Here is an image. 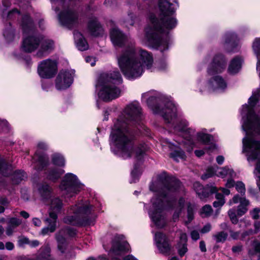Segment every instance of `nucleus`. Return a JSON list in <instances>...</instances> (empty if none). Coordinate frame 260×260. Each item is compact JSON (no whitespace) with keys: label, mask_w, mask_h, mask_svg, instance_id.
I'll use <instances>...</instances> for the list:
<instances>
[{"label":"nucleus","mask_w":260,"mask_h":260,"mask_svg":"<svg viewBox=\"0 0 260 260\" xmlns=\"http://www.w3.org/2000/svg\"><path fill=\"white\" fill-rule=\"evenodd\" d=\"M160 20L154 14H150L149 22L145 27V39L153 47L163 51L168 48V41L164 38L169 31L177 25L176 19L172 16L175 11L169 0H159Z\"/></svg>","instance_id":"1"},{"label":"nucleus","mask_w":260,"mask_h":260,"mask_svg":"<svg viewBox=\"0 0 260 260\" xmlns=\"http://www.w3.org/2000/svg\"><path fill=\"white\" fill-rule=\"evenodd\" d=\"M181 187L180 182L175 178L160 179L150 185V190L157 192L156 197L151 200V206L149 215L154 224L158 228L164 227L166 223L165 209L172 207V201L169 198L178 191Z\"/></svg>","instance_id":"2"},{"label":"nucleus","mask_w":260,"mask_h":260,"mask_svg":"<svg viewBox=\"0 0 260 260\" xmlns=\"http://www.w3.org/2000/svg\"><path fill=\"white\" fill-rule=\"evenodd\" d=\"M153 58L147 51L133 47L126 49L118 57V63L123 74L128 79L140 77L144 72V66L150 69Z\"/></svg>","instance_id":"3"},{"label":"nucleus","mask_w":260,"mask_h":260,"mask_svg":"<svg viewBox=\"0 0 260 260\" xmlns=\"http://www.w3.org/2000/svg\"><path fill=\"white\" fill-rule=\"evenodd\" d=\"M111 139L121 152L124 159L132 156L141 159L145 154L144 145L134 146L131 142L132 137L127 129V124L122 118L118 119L114 124L111 134Z\"/></svg>","instance_id":"4"},{"label":"nucleus","mask_w":260,"mask_h":260,"mask_svg":"<svg viewBox=\"0 0 260 260\" xmlns=\"http://www.w3.org/2000/svg\"><path fill=\"white\" fill-rule=\"evenodd\" d=\"M122 82V77L118 71L101 75L98 85L101 87L99 92V97L105 101L117 98L119 96L121 91L116 85Z\"/></svg>","instance_id":"5"},{"label":"nucleus","mask_w":260,"mask_h":260,"mask_svg":"<svg viewBox=\"0 0 260 260\" xmlns=\"http://www.w3.org/2000/svg\"><path fill=\"white\" fill-rule=\"evenodd\" d=\"M226 61L221 55H216L208 69V74L213 76L209 84L213 90H223L226 87L223 79L216 74L222 72L225 68Z\"/></svg>","instance_id":"6"},{"label":"nucleus","mask_w":260,"mask_h":260,"mask_svg":"<svg viewBox=\"0 0 260 260\" xmlns=\"http://www.w3.org/2000/svg\"><path fill=\"white\" fill-rule=\"evenodd\" d=\"M91 206L88 202H80L70 209V213L74 215L63 219L66 223L74 225L90 224L87 217L91 213Z\"/></svg>","instance_id":"7"},{"label":"nucleus","mask_w":260,"mask_h":260,"mask_svg":"<svg viewBox=\"0 0 260 260\" xmlns=\"http://www.w3.org/2000/svg\"><path fill=\"white\" fill-rule=\"evenodd\" d=\"M150 94L149 92L145 93L143 94V98L148 99L147 104L154 113L160 114L168 122H170L173 118L176 117L177 109L172 102H168L165 109L160 110L158 107L153 105L157 101L156 97L150 96Z\"/></svg>","instance_id":"8"},{"label":"nucleus","mask_w":260,"mask_h":260,"mask_svg":"<svg viewBox=\"0 0 260 260\" xmlns=\"http://www.w3.org/2000/svg\"><path fill=\"white\" fill-rule=\"evenodd\" d=\"M82 188V185L78 180L77 177L72 173L66 175L61 183L60 188L64 191L67 197H71L77 194Z\"/></svg>","instance_id":"9"},{"label":"nucleus","mask_w":260,"mask_h":260,"mask_svg":"<svg viewBox=\"0 0 260 260\" xmlns=\"http://www.w3.org/2000/svg\"><path fill=\"white\" fill-rule=\"evenodd\" d=\"M57 71V62L50 59L41 61L38 67V74L43 78L53 77L56 74Z\"/></svg>","instance_id":"10"},{"label":"nucleus","mask_w":260,"mask_h":260,"mask_svg":"<svg viewBox=\"0 0 260 260\" xmlns=\"http://www.w3.org/2000/svg\"><path fill=\"white\" fill-rule=\"evenodd\" d=\"M46 203L50 205L49 217L52 219V222L50 223V231L54 232L56 228L57 214L60 212L63 204L58 198H51L49 202H46Z\"/></svg>","instance_id":"11"},{"label":"nucleus","mask_w":260,"mask_h":260,"mask_svg":"<svg viewBox=\"0 0 260 260\" xmlns=\"http://www.w3.org/2000/svg\"><path fill=\"white\" fill-rule=\"evenodd\" d=\"M73 80V72L67 70L61 71L56 79V87L58 90L66 89L71 85Z\"/></svg>","instance_id":"12"},{"label":"nucleus","mask_w":260,"mask_h":260,"mask_svg":"<svg viewBox=\"0 0 260 260\" xmlns=\"http://www.w3.org/2000/svg\"><path fill=\"white\" fill-rule=\"evenodd\" d=\"M60 23L67 27L71 28L78 22L76 13L71 10L67 9L61 12L58 16Z\"/></svg>","instance_id":"13"},{"label":"nucleus","mask_w":260,"mask_h":260,"mask_svg":"<svg viewBox=\"0 0 260 260\" xmlns=\"http://www.w3.org/2000/svg\"><path fill=\"white\" fill-rule=\"evenodd\" d=\"M154 241L160 253L168 254L171 245L167 236L162 233L157 232L155 234Z\"/></svg>","instance_id":"14"},{"label":"nucleus","mask_w":260,"mask_h":260,"mask_svg":"<svg viewBox=\"0 0 260 260\" xmlns=\"http://www.w3.org/2000/svg\"><path fill=\"white\" fill-rule=\"evenodd\" d=\"M41 37L29 36L23 39L21 49L25 52L30 53L36 50L40 46Z\"/></svg>","instance_id":"15"},{"label":"nucleus","mask_w":260,"mask_h":260,"mask_svg":"<svg viewBox=\"0 0 260 260\" xmlns=\"http://www.w3.org/2000/svg\"><path fill=\"white\" fill-rule=\"evenodd\" d=\"M188 122L185 121H182L180 125H178L176 127V130L183 132L184 133V137H185V141L184 142V145H188L187 150L191 151L193 149V143L192 141V136L194 133V131L187 127Z\"/></svg>","instance_id":"16"},{"label":"nucleus","mask_w":260,"mask_h":260,"mask_svg":"<svg viewBox=\"0 0 260 260\" xmlns=\"http://www.w3.org/2000/svg\"><path fill=\"white\" fill-rule=\"evenodd\" d=\"M40 48L36 53V56L42 58L48 55L54 49V43L52 40L41 37Z\"/></svg>","instance_id":"17"},{"label":"nucleus","mask_w":260,"mask_h":260,"mask_svg":"<svg viewBox=\"0 0 260 260\" xmlns=\"http://www.w3.org/2000/svg\"><path fill=\"white\" fill-rule=\"evenodd\" d=\"M124 113L129 120L138 121L141 117V108L139 104L132 103L125 108Z\"/></svg>","instance_id":"18"},{"label":"nucleus","mask_w":260,"mask_h":260,"mask_svg":"<svg viewBox=\"0 0 260 260\" xmlns=\"http://www.w3.org/2000/svg\"><path fill=\"white\" fill-rule=\"evenodd\" d=\"M122 236H116L113 241L111 251L115 254L127 251L129 249V245L125 241L122 240Z\"/></svg>","instance_id":"19"},{"label":"nucleus","mask_w":260,"mask_h":260,"mask_svg":"<svg viewBox=\"0 0 260 260\" xmlns=\"http://www.w3.org/2000/svg\"><path fill=\"white\" fill-rule=\"evenodd\" d=\"M193 188L201 200H204L209 196V193L207 190H209L211 193L216 192L218 190L215 186H207L206 188H203V186L199 182H195L193 184Z\"/></svg>","instance_id":"20"},{"label":"nucleus","mask_w":260,"mask_h":260,"mask_svg":"<svg viewBox=\"0 0 260 260\" xmlns=\"http://www.w3.org/2000/svg\"><path fill=\"white\" fill-rule=\"evenodd\" d=\"M110 37L114 45L118 46H121L127 40V37L116 27L111 30Z\"/></svg>","instance_id":"21"},{"label":"nucleus","mask_w":260,"mask_h":260,"mask_svg":"<svg viewBox=\"0 0 260 260\" xmlns=\"http://www.w3.org/2000/svg\"><path fill=\"white\" fill-rule=\"evenodd\" d=\"M38 190L43 202H49L52 196V188L46 183H41L39 184Z\"/></svg>","instance_id":"22"},{"label":"nucleus","mask_w":260,"mask_h":260,"mask_svg":"<svg viewBox=\"0 0 260 260\" xmlns=\"http://www.w3.org/2000/svg\"><path fill=\"white\" fill-rule=\"evenodd\" d=\"M74 36L76 46L79 50L84 51L88 49V44L87 41L80 32L75 31Z\"/></svg>","instance_id":"23"},{"label":"nucleus","mask_w":260,"mask_h":260,"mask_svg":"<svg viewBox=\"0 0 260 260\" xmlns=\"http://www.w3.org/2000/svg\"><path fill=\"white\" fill-rule=\"evenodd\" d=\"M88 28L91 34L94 36H98L103 32V28L96 19L89 21Z\"/></svg>","instance_id":"24"},{"label":"nucleus","mask_w":260,"mask_h":260,"mask_svg":"<svg viewBox=\"0 0 260 260\" xmlns=\"http://www.w3.org/2000/svg\"><path fill=\"white\" fill-rule=\"evenodd\" d=\"M34 160L36 164V167H37L38 170L43 169L48 163V159L46 156L39 150H37L33 157Z\"/></svg>","instance_id":"25"},{"label":"nucleus","mask_w":260,"mask_h":260,"mask_svg":"<svg viewBox=\"0 0 260 260\" xmlns=\"http://www.w3.org/2000/svg\"><path fill=\"white\" fill-rule=\"evenodd\" d=\"M22 223L21 219L17 218H11L8 222V226L6 228V233L8 236L13 235L15 229Z\"/></svg>","instance_id":"26"},{"label":"nucleus","mask_w":260,"mask_h":260,"mask_svg":"<svg viewBox=\"0 0 260 260\" xmlns=\"http://www.w3.org/2000/svg\"><path fill=\"white\" fill-rule=\"evenodd\" d=\"M242 62V59L239 57L233 58L229 64L228 72L231 74L238 73L241 68Z\"/></svg>","instance_id":"27"},{"label":"nucleus","mask_w":260,"mask_h":260,"mask_svg":"<svg viewBox=\"0 0 260 260\" xmlns=\"http://www.w3.org/2000/svg\"><path fill=\"white\" fill-rule=\"evenodd\" d=\"M21 25L25 32L32 30L33 23L29 16L25 15L23 17Z\"/></svg>","instance_id":"28"},{"label":"nucleus","mask_w":260,"mask_h":260,"mask_svg":"<svg viewBox=\"0 0 260 260\" xmlns=\"http://www.w3.org/2000/svg\"><path fill=\"white\" fill-rule=\"evenodd\" d=\"M249 205V201L246 199H242L241 204L238 206L237 209V214L239 216H241L246 213L248 210L247 208Z\"/></svg>","instance_id":"29"},{"label":"nucleus","mask_w":260,"mask_h":260,"mask_svg":"<svg viewBox=\"0 0 260 260\" xmlns=\"http://www.w3.org/2000/svg\"><path fill=\"white\" fill-rule=\"evenodd\" d=\"M235 175L234 171L232 169H230L228 167H224L220 168L217 172V175L223 178L226 176L229 175L231 177H233Z\"/></svg>","instance_id":"30"},{"label":"nucleus","mask_w":260,"mask_h":260,"mask_svg":"<svg viewBox=\"0 0 260 260\" xmlns=\"http://www.w3.org/2000/svg\"><path fill=\"white\" fill-rule=\"evenodd\" d=\"M185 202V200L183 199H180L179 201V206L175 209V211L173 215V220L174 222H176L178 220L179 215L183 208V205Z\"/></svg>","instance_id":"31"},{"label":"nucleus","mask_w":260,"mask_h":260,"mask_svg":"<svg viewBox=\"0 0 260 260\" xmlns=\"http://www.w3.org/2000/svg\"><path fill=\"white\" fill-rule=\"evenodd\" d=\"M218 190L215 192V198L216 201H214L213 203V205L215 208L222 207L225 203V200L223 194L218 193Z\"/></svg>","instance_id":"32"},{"label":"nucleus","mask_w":260,"mask_h":260,"mask_svg":"<svg viewBox=\"0 0 260 260\" xmlns=\"http://www.w3.org/2000/svg\"><path fill=\"white\" fill-rule=\"evenodd\" d=\"M26 177V174L23 171L20 170L16 171L13 175V181L15 183H18L20 181L24 179Z\"/></svg>","instance_id":"33"},{"label":"nucleus","mask_w":260,"mask_h":260,"mask_svg":"<svg viewBox=\"0 0 260 260\" xmlns=\"http://www.w3.org/2000/svg\"><path fill=\"white\" fill-rule=\"evenodd\" d=\"M213 211L211 206L209 205H206L201 210L200 215L203 217H208L211 215Z\"/></svg>","instance_id":"34"},{"label":"nucleus","mask_w":260,"mask_h":260,"mask_svg":"<svg viewBox=\"0 0 260 260\" xmlns=\"http://www.w3.org/2000/svg\"><path fill=\"white\" fill-rule=\"evenodd\" d=\"M53 162L57 166H63L64 165L63 157L59 154H54L52 157Z\"/></svg>","instance_id":"35"},{"label":"nucleus","mask_w":260,"mask_h":260,"mask_svg":"<svg viewBox=\"0 0 260 260\" xmlns=\"http://www.w3.org/2000/svg\"><path fill=\"white\" fill-rule=\"evenodd\" d=\"M63 173V171L62 169H59V170H53L51 171L48 177L49 179L52 180H54L58 178H59L60 176Z\"/></svg>","instance_id":"36"},{"label":"nucleus","mask_w":260,"mask_h":260,"mask_svg":"<svg viewBox=\"0 0 260 260\" xmlns=\"http://www.w3.org/2000/svg\"><path fill=\"white\" fill-rule=\"evenodd\" d=\"M213 237L216 242H222L227 238L228 234L223 232H220L213 235Z\"/></svg>","instance_id":"37"},{"label":"nucleus","mask_w":260,"mask_h":260,"mask_svg":"<svg viewBox=\"0 0 260 260\" xmlns=\"http://www.w3.org/2000/svg\"><path fill=\"white\" fill-rule=\"evenodd\" d=\"M171 156L176 160H178V158L184 159L185 157L184 152L181 150L174 151L173 153H171Z\"/></svg>","instance_id":"38"},{"label":"nucleus","mask_w":260,"mask_h":260,"mask_svg":"<svg viewBox=\"0 0 260 260\" xmlns=\"http://www.w3.org/2000/svg\"><path fill=\"white\" fill-rule=\"evenodd\" d=\"M211 136L208 134L199 133L198 134V139L199 141L204 143H207L211 140Z\"/></svg>","instance_id":"39"},{"label":"nucleus","mask_w":260,"mask_h":260,"mask_svg":"<svg viewBox=\"0 0 260 260\" xmlns=\"http://www.w3.org/2000/svg\"><path fill=\"white\" fill-rule=\"evenodd\" d=\"M236 190L241 194L244 195L245 193L246 189L244 184L241 181H238L235 184Z\"/></svg>","instance_id":"40"},{"label":"nucleus","mask_w":260,"mask_h":260,"mask_svg":"<svg viewBox=\"0 0 260 260\" xmlns=\"http://www.w3.org/2000/svg\"><path fill=\"white\" fill-rule=\"evenodd\" d=\"M215 173V171L213 168L210 167L209 168L206 172L202 176V179L203 180L207 179L214 175Z\"/></svg>","instance_id":"41"},{"label":"nucleus","mask_w":260,"mask_h":260,"mask_svg":"<svg viewBox=\"0 0 260 260\" xmlns=\"http://www.w3.org/2000/svg\"><path fill=\"white\" fill-rule=\"evenodd\" d=\"M228 214L232 222L234 224H237L238 222V219L236 216L235 210L234 209H230L228 211Z\"/></svg>","instance_id":"42"},{"label":"nucleus","mask_w":260,"mask_h":260,"mask_svg":"<svg viewBox=\"0 0 260 260\" xmlns=\"http://www.w3.org/2000/svg\"><path fill=\"white\" fill-rule=\"evenodd\" d=\"M187 251L186 244L182 243L179 244L178 246V252L180 256H183Z\"/></svg>","instance_id":"43"},{"label":"nucleus","mask_w":260,"mask_h":260,"mask_svg":"<svg viewBox=\"0 0 260 260\" xmlns=\"http://www.w3.org/2000/svg\"><path fill=\"white\" fill-rule=\"evenodd\" d=\"M4 36L8 41H11L14 38V34L12 30L5 31Z\"/></svg>","instance_id":"44"},{"label":"nucleus","mask_w":260,"mask_h":260,"mask_svg":"<svg viewBox=\"0 0 260 260\" xmlns=\"http://www.w3.org/2000/svg\"><path fill=\"white\" fill-rule=\"evenodd\" d=\"M18 243L19 246H23L25 244H28L29 241L27 238L21 236L18 238Z\"/></svg>","instance_id":"45"},{"label":"nucleus","mask_w":260,"mask_h":260,"mask_svg":"<svg viewBox=\"0 0 260 260\" xmlns=\"http://www.w3.org/2000/svg\"><path fill=\"white\" fill-rule=\"evenodd\" d=\"M188 222H190L193 218V211L192 207L189 205L187 208Z\"/></svg>","instance_id":"46"},{"label":"nucleus","mask_w":260,"mask_h":260,"mask_svg":"<svg viewBox=\"0 0 260 260\" xmlns=\"http://www.w3.org/2000/svg\"><path fill=\"white\" fill-rule=\"evenodd\" d=\"M242 199H246L245 198L240 197L239 195L237 194L235 196L232 200H230L229 202L230 205H232L233 204H237L239 202L241 203V201Z\"/></svg>","instance_id":"47"},{"label":"nucleus","mask_w":260,"mask_h":260,"mask_svg":"<svg viewBox=\"0 0 260 260\" xmlns=\"http://www.w3.org/2000/svg\"><path fill=\"white\" fill-rule=\"evenodd\" d=\"M46 221L47 222V223H48V227L46 228H44L42 230V232L43 235L47 234L48 233V231H49L50 232H51V233L52 232L50 231V228H51L50 223H51L52 222V219L49 217L48 218L46 219Z\"/></svg>","instance_id":"48"},{"label":"nucleus","mask_w":260,"mask_h":260,"mask_svg":"<svg viewBox=\"0 0 260 260\" xmlns=\"http://www.w3.org/2000/svg\"><path fill=\"white\" fill-rule=\"evenodd\" d=\"M8 168V165L6 164V161L2 159H0V172L4 175H7V174L5 173L4 171V170Z\"/></svg>","instance_id":"49"},{"label":"nucleus","mask_w":260,"mask_h":260,"mask_svg":"<svg viewBox=\"0 0 260 260\" xmlns=\"http://www.w3.org/2000/svg\"><path fill=\"white\" fill-rule=\"evenodd\" d=\"M260 209L258 208H254L251 212V215L254 219H258L259 218V213Z\"/></svg>","instance_id":"50"},{"label":"nucleus","mask_w":260,"mask_h":260,"mask_svg":"<svg viewBox=\"0 0 260 260\" xmlns=\"http://www.w3.org/2000/svg\"><path fill=\"white\" fill-rule=\"evenodd\" d=\"M235 39L236 36L234 34H227L225 36V42L226 43H231L232 41H234Z\"/></svg>","instance_id":"51"},{"label":"nucleus","mask_w":260,"mask_h":260,"mask_svg":"<svg viewBox=\"0 0 260 260\" xmlns=\"http://www.w3.org/2000/svg\"><path fill=\"white\" fill-rule=\"evenodd\" d=\"M57 240L58 242V247L59 249L61 251V252H63V246L61 244L63 243L64 239L63 238L60 237L59 236H58L57 237Z\"/></svg>","instance_id":"52"},{"label":"nucleus","mask_w":260,"mask_h":260,"mask_svg":"<svg viewBox=\"0 0 260 260\" xmlns=\"http://www.w3.org/2000/svg\"><path fill=\"white\" fill-rule=\"evenodd\" d=\"M85 60L87 62L90 63L92 67L95 65L96 62L95 59L90 56L86 57L85 58Z\"/></svg>","instance_id":"53"},{"label":"nucleus","mask_w":260,"mask_h":260,"mask_svg":"<svg viewBox=\"0 0 260 260\" xmlns=\"http://www.w3.org/2000/svg\"><path fill=\"white\" fill-rule=\"evenodd\" d=\"M211 229V225L210 224L208 223L206 224L201 230V232L205 234L209 232Z\"/></svg>","instance_id":"54"},{"label":"nucleus","mask_w":260,"mask_h":260,"mask_svg":"<svg viewBox=\"0 0 260 260\" xmlns=\"http://www.w3.org/2000/svg\"><path fill=\"white\" fill-rule=\"evenodd\" d=\"M180 239L182 243L186 244L187 240V237L185 233H181L180 235Z\"/></svg>","instance_id":"55"},{"label":"nucleus","mask_w":260,"mask_h":260,"mask_svg":"<svg viewBox=\"0 0 260 260\" xmlns=\"http://www.w3.org/2000/svg\"><path fill=\"white\" fill-rule=\"evenodd\" d=\"M190 235L191 238L194 240H197L200 238L199 233L197 231H193Z\"/></svg>","instance_id":"56"},{"label":"nucleus","mask_w":260,"mask_h":260,"mask_svg":"<svg viewBox=\"0 0 260 260\" xmlns=\"http://www.w3.org/2000/svg\"><path fill=\"white\" fill-rule=\"evenodd\" d=\"M70 236H74L76 234L75 231L72 229H66L64 232Z\"/></svg>","instance_id":"57"},{"label":"nucleus","mask_w":260,"mask_h":260,"mask_svg":"<svg viewBox=\"0 0 260 260\" xmlns=\"http://www.w3.org/2000/svg\"><path fill=\"white\" fill-rule=\"evenodd\" d=\"M235 184H235L234 180L231 179H229L227 181V182L225 184V186L228 188H231V187H234L235 185Z\"/></svg>","instance_id":"58"},{"label":"nucleus","mask_w":260,"mask_h":260,"mask_svg":"<svg viewBox=\"0 0 260 260\" xmlns=\"http://www.w3.org/2000/svg\"><path fill=\"white\" fill-rule=\"evenodd\" d=\"M253 247L256 252L260 253V242L258 241L254 242L253 244Z\"/></svg>","instance_id":"59"},{"label":"nucleus","mask_w":260,"mask_h":260,"mask_svg":"<svg viewBox=\"0 0 260 260\" xmlns=\"http://www.w3.org/2000/svg\"><path fill=\"white\" fill-rule=\"evenodd\" d=\"M242 248L241 245H236L232 247V251L234 253H239L242 250Z\"/></svg>","instance_id":"60"},{"label":"nucleus","mask_w":260,"mask_h":260,"mask_svg":"<svg viewBox=\"0 0 260 260\" xmlns=\"http://www.w3.org/2000/svg\"><path fill=\"white\" fill-rule=\"evenodd\" d=\"M230 236L233 239H237L239 236V233L238 232H234L233 231H230Z\"/></svg>","instance_id":"61"},{"label":"nucleus","mask_w":260,"mask_h":260,"mask_svg":"<svg viewBox=\"0 0 260 260\" xmlns=\"http://www.w3.org/2000/svg\"><path fill=\"white\" fill-rule=\"evenodd\" d=\"M9 204L8 200L6 198H0V205L7 207Z\"/></svg>","instance_id":"62"},{"label":"nucleus","mask_w":260,"mask_h":260,"mask_svg":"<svg viewBox=\"0 0 260 260\" xmlns=\"http://www.w3.org/2000/svg\"><path fill=\"white\" fill-rule=\"evenodd\" d=\"M6 248L8 250H12L14 248V245L11 242H7L6 243Z\"/></svg>","instance_id":"63"},{"label":"nucleus","mask_w":260,"mask_h":260,"mask_svg":"<svg viewBox=\"0 0 260 260\" xmlns=\"http://www.w3.org/2000/svg\"><path fill=\"white\" fill-rule=\"evenodd\" d=\"M32 222H33L34 224L37 226H40L41 224V220L39 218H33Z\"/></svg>","instance_id":"64"}]
</instances>
